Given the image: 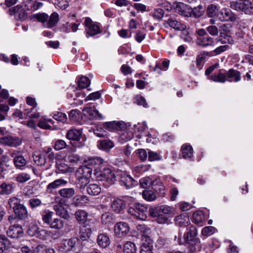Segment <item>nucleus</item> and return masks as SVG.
<instances>
[{"label": "nucleus", "mask_w": 253, "mask_h": 253, "mask_svg": "<svg viewBox=\"0 0 253 253\" xmlns=\"http://www.w3.org/2000/svg\"><path fill=\"white\" fill-rule=\"evenodd\" d=\"M30 179V176L26 173H20L17 176V181L21 183L25 182L29 180Z\"/></svg>", "instance_id": "62"}, {"label": "nucleus", "mask_w": 253, "mask_h": 253, "mask_svg": "<svg viewBox=\"0 0 253 253\" xmlns=\"http://www.w3.org/2000/svg\"><path fill=\"white\" fill-rule=\"evenodd\" d=\"M120 181L126 188H130L136 184V182L129 175L124 172L120 174Z\"/></svg>", "instance_id": "11"}, {"label": "nucleus", "mask_w": 253, "mask_h": 253, "mask_svg": "<svg viewBox=\"0 0 253 253\" xmlns=\"http://www.w3.org/2000/svg\"><path fill=\"white\" fill-rule=\"evenodd\" d=\"M76 218L80 224H85L87 221L88 213L84 210H78L75 213Z\"/></svg>", "instance_id": "20"}, {"label": "nucleus", "mask_w": 253, "mask_h": 253, "mask_svg": "<svg viewBox=\"0 0 253 253\" xmlns=\"http://www.w3.org/2000/svg\"><path fill=\"white\" fill-rule=\"evenodd\" d=\"M168 24L171 28L176 30H181L183 28H185V25L181 24L177 20L170 18L167 21Z\"/></svg>", "instance_id": "32"}, {"label": "nucleus", "mask_w": 253, "mask_h": 253, "mask_svg": "<svg viewBox=\"0 0 253 253\" xmlns=\"http://www.w3.org/2000/svg\"><path fill=\"white\" fill-rule=\"evenodd\" d=\"M218 9L215 5L211 4L208 6L207 8V13L209 17H212L217 15Z\"/></svg>", "instance_id": "55"}, {"label": "nucleus", "mask_w": 253, "mask_h": 253, "mask_svg": "<svg viewBox=\"0 0 253 253\" xmlns=\"http://www.w3.org/2000/svg\"><path fill=\"white\" fill-rule=\"evenodd\" d=\"M97 243L100 247L105 248L110 245V241L106 234L101 233L98 235Z\"/></svg>", "instance_id": "21"}, {"label": "nucleus", "mask_w": 253, "mask_h": 253, "mask_svg": "<svg viewBox=\"0 0 253 253\" xmlns=\"http://www.w3.org/2000/svg\"><path fill=\"white\" fill-rule=\"evenodd\" d=\"M33 17L35 18L39 22L42 23L44 27L48 19V15L45 13L36 14L33 15Z\"/></svg>", "instance_id": "50"}, {"label": "nucleus", "mask_w": 253, "mask_h": 253, "mask_svg": "<svg viewBox=\"0 0 253 253\" xmlns=\"http://www.w3.org/2000/svg\"><path fill=\"white\" fill-rule=\"evenodd\" d=\"M38 227L36 225H31L28 230V234L30 236H37L43 239L45 238L47 231L45 230L38 231Z\"/></svg>", "instance_id": "16"}, {"label": "nucleus", "mask_w": 253, "mask_h": 253, "mask_svg": "<svg viewBox=\"0 0 253 253\" xmlns=\"http://www.w3.org/2000/svg\"><path fill=\"white\" fill-rule=\"evenodd\" d=\"M14 190V188L11 184L2 183L0 185V194H10Z\"/></svg>", "instance_id": "42"}, {"label": "nucleus", "mask_w": 253, "mask_h": 253, "mask_svg": "<svg viewBox=\"0 0 253 253\" xmlns=\"http://www.w3.org/2000/svg\"><path fill=\"white\" fill-rule=\"evenodd\" d=\"M128 212L137 218L144 220L147 217V208L139 203H135L130 206L128 209Z\"/></svg>", "instance_id": "2"}, {"label": "nucleus", "mask_w": 253, "mask_h": 253, "mask_svg": "<svg viewBox=\"0 0 253 253\" xmlns=\"http://www.w3.org/2000/svg\"><path fill=\"white\" fill-rule=\"evenodd\" d=\"M134 102L138 105H142L145 108H146L148 106L145 98L141 96H136L134 98Z\"/></svg>", "instance_id": "61"}, {"label": "nucleus", "mask_w": 253, "mask_h": 253, "mask_svg": "<svg viewBox=\"0 0 253 253\" xmlns=\"http://www.w3.org/2000/svg\"><path fill=\"white\" fill-rule=\"evenodd\" d=\"M121 133L120 134V140L127 141L131 140L133 136V133L129 129L126 127L122 130H120Z\"/></svg>", "instance_id": "24"}, {"label": "nucleus", "mask_w": 253, "mask_h": 253, "mask_svg": "<svg viewBox=\"0 0 253 253\" xmlns=\"http://www.w3.org/2000/svg\"><path fill=\"white\" fill-rule=\"evenodd\" d=\"M62 245L59 250L63 252L72 251L75 253H79L82 249L81 242L77 238L64 240L62 241Z\"/></svg>", "instance_id": "1"}, {"label": "nucleus", "mask_w": 253, "mask_h": 253, "mask_svg": "<svg viewBox=\"0 0 253 253\" xmlns=\"http://www.w3.org/2000/svg\"><path fill=\"white\" fill-rule=\"evenodd\" d=\"M27 163V160L23 156H17V169H24Z\"/></svg>", "instance_id": "52"}, {"label": "nucleus", "mask_w": 253, "mask_h": 253, "mask_svg": "<svg viewBox=\"0 0 253 253\" xmlns=\"http://www.w3.org/2000/svg\"><path fill=\"white\" fill-rule=\"evenodd\" d=\"M58 20V14L56 12H54L50 15L49 18H48L46 24L44 25V27L48 28H50L53 27L57 23Z\"/></svg>", "instance_id": "28"}, {"label": "nucleus", "mask_w": 253, "mask_h": 253, "mask_svg": "<svg viewBox=\"0 0 253 253\" xmlns=\"http://www.w3.org/2000/svg\"><path fill=\"white\" fill-rule=\"evenodd\" d=\"M206 217L204 213L202 211H197L193 214V221L197 224L203 222L205 220Z\"/></svg>", "instance_id": "41"}, {"label": "nucleus", "mask_w": 253, "mask_h": 253, "mask_svg": "<svg viewBox=\"0 0 253 253\" xmlns=\"http://www.w3.org/2000/svg\"><path fill=\"white\" fill-rule=\"evenodd\" d=\"M140 186L143 188L149 187L152 183V179L149 177L141 178L139 181Z\"/></svg>", "instance_id": "53"}, {"label": "nucleus", "mask_w": 253, "mask_h": 253, "mask_svg": "<svg viewBox=\"0 0 253 253\" xmlns=\"http://www.w3.org/2000/svg\"><path fill=\"white\" fill-rule=\"evenodd\" d=\"M113 220V215L110 212H105L101 216V222L103 224L111 223Z\"/></svg>", "instance_id": "49"}, {"label": "nucleus", "mask_w": 253, "mask_h": 253, "mask_svg": "<svg viewBox=\"0 0 253 253\" xmlns=\"http://www.w3.org/2000/svg\"><path fill=\"white\" fill-rule=\"evenodd\" d=\"M87 193L92 196H96L101 192V187L97 184H90L87 188Z\"/></svg>", "instance_id": "30"}, {"label": "nucleus", "mask_w": 253, "mask_h": 253, "mask_svg": "<svg viewBox=\"0 0 253 253\" xmlns=\"http://www.w3.org/2000/svg\"><path fill=\"white\" fill-rule=\"evenodd\" d=\"M181 151L183 158L185 159H191L193 157V149L190 144H183L181 147Z\"/></svg>", "instance_id": "19"}, {"label": "nucleus", "mask_w": 253, "mask_h": 253, "mask_svg": "<svg viewBox=\"0 0 253 253\" xmlns=\"http://www.w3.org/2000/svg\"><path fill=\"white\" fill-rule=\"evenodd\" d=\"M128 224L125 222H119L114 226V233L118 238H122L125 236L129 231Z\"/></svg>", "instance_id": "7"}, {"label": "nucleus", "mask_w": 253, "mask_h": 253, "mask_svg": "<svg viewBox=\"0 0 253 253\" xmlns=\"http://www.w3.org/2000/svg\"><path fill=\"white\" fill-rule=\"evenodd\" d=\"M82 133V132L81 130L73 128L67 131L66 138L69 140L79 141Z\"/></svg>", "instance_id": "22"}, {"label": "nucleus", "mask_w": 253, "mask_h": 253, "mask_svg": "<svg viewBox=\"0 0 253 253\" xmlns=\"http://www.w3.org/2000/svg\"><path fill=\"white\" fill-rule=\"evenodd\" d=\"M101 175L108 182L113 183L115 180V176L114 173L109 168L104 169L103 171L102 172Z\"/></svg>", "instance_id": "31"}, {"label": "nucleus", "mask_w": 253, "mask_h": 253, "mask_svg": "<svg viewBox=\"0 0 253 253\" xmlns=\"http://www.w3.org/2000/svg\"><path fill=\"white\" fill-rule=\"evenodd\" d=\"M67 183V181L62 178L56 179L48 184L46 187V191L48 193H52L54 190L61 186L65 185Z\"/></svg>", "instance_id": "13"}, {"label": "nucleus", "mask_w": 253, "mask_h": 253, "mask_svg": "<svg viewBox=\"0 0 253 253\" xmlns=\"http://www.w3.org/2000/svg\"><path fill=\"white\" fill-rule=\"evenodd\" d=\"M141 247L153 248V241L150 237L149 235L142 236L141 237Z\"/></svg>", "instance_id": "43"}, {"label": "nucleus", "mask_w": 253, "mask_h": 253, "mask_svg": "<svg viewBox=\"0 0 253 253\" xmlns=\"http://www.w3.org/2000/svg\"><path fill=\"white\" fill-rule=\"evenodd\" d=\"M17 13L18 14V18L21 20H25L27 18V14L25 10L17 5Z\"/></svg>", "instance_id": "63"}, {"label": "nucleus", "mask_w": 253, "mask_h": 253, "mask_svg": "<svg viewBox=\"0 0 253 253\" xmlns=\"http://www.w3.org/2000/svg\"><path fill=\"white\" fill-rule=\"evenodd\" d=\"M55 4L61 9H65L69 6L67 0H55Z\"/></svg>", "instance_id": "60"}, {"label": "nucleus", "mask_w": 253, "mask_h": 253, "mask_svg": "<svg viewBox=\"0 0 253 253\" xmlns=\"http://www.w3.org/2000/svg\"><path fill=\"white\" fill-rule=\"evenodd\" d=\"M98 148L104 150H110L114 146L112 141L108 139H104L98 142Z\"/></svg>", "instance_id": "29"}, {"label": "nucleus", "mask_w": 253, "mask_h": 253, "mask_svg": "<svg viewBox=\"0 0 253 253\" xmlns=\"http://www.w3.org/2000/svg\"><path fill=\"white\" fill-rule=\"evenodd\" d=\"M33 157L34 162L38 166L44 165L46 163V159L44 155L34 154Z\"/></svg>", "instance_id": "44"}, {"label": "nucleus", "mask_w": 253, "mask_h": 253, "mask_svg": "<svg viewBox=\"0 0 253 253\" xmlns=\"http://www.w3.org/2000/svg\"><path fill=\"white\" fill-rule=\"evenodd\" d=\"M92 231L90 228L83 227L79 232L80 237L83 240H86L91 235Z\"/></svg>", "instance_id": "37"}, {"label": "nucleus", "mask_w": 253, "mask_h": 253, "mask_svg": "<svg viewBox=\"0 0 253 253\" xmlns=\"http://www.w3.org/2000/svg\"><path fill=\"white\" fill-rule=\"evenodd\" d=\"M53 117L55 120L63 123L66 122L67 120L66 115L60 112L54 113Z\"/></svg>", "instance_id": "51"}, {"label": "nucleus", "mask_w": 253, "mask_h": 253, "mask_svg": "<svg viewBox=\"0 0 253 253\" xmlns=\"http://www.w3.org/2000/svg\"><path fill=\"white\" fill-rule=\"evenodd\" d=\"M175 221L179 226H185L189 222V219L188 216L186 214H184L176 216Z\"/></svg>", "instance_id": "40"}, {"label": "nucleus", "mask_w": 253, "mask_h": 253, "mask_svg": "<svg viewBox=\"0 0 253 253\" xmlns=\"http://www.w3.org/2000/svg\"><path fill=\"white\" fill-rule=\"evenodd\" d=\"M28 217V212L26 207L22 204H17V218L25 219Z\"/></svg>", "instance_id": "27"}, {"label": "nucleus", "mask_w": 253, "mask_h": 253, "mask_svg": "<svg viewBox=\"0 0 253 253\" xmlns=\"http://www.w3.org/2000/svg\"><path fill=\"white\" fill-rule=\"evenodd\" d=\"M64 221L61 218H55L50 224V227L56 229H60L64 226Z\"/></svg>", "instance_id": "46"}, {"label": "nucleus", "mask_w": 253, "mask_h": 253, "mask_svg": "<svg viewBox=\"0 0 253 253\" xmlns=\"http://www.w3.org/2000/svg\"><path fill=\"white\" fill-rule=\"evenodd\" d=\"M89 200L85 195H77L73 199V204L76 207H82L88 204Z\"/></svg>", "instance_id": "18"}, {"label": "nucleus", "mask_w": 253, "mask_h": 253, "mask_svg": "<svg viewBox=\"0 0 253 253\" xmlns=\"http://www.w3.org/2000/svg\"><path fill=\"white\" fill-rule=\"evenodd\" d=\"M135 153L138 155L140 160L142 161H144L147 158V152L146 151L143 149H139L135 151Z\"/></svg>", "instance_id": "58"}, {"label": "nucleus", "mask_w": 253, "mask_h": 253, "mask_svg": "<svg viewBox=\"0 0 253 253\" xmlns=\"http://www.w3.org/2000/svg\"><path fill=\"white\" fill-rule=\"evenodd\" d=\"M160 211L164 214L170 215L173 213L174 209L168 205H162L160 207Z\"/></svg>", "instance_id": "57"}, {"label": "nucleus", "mask_w": 253, "mask_h": 253, "mask_svg": "<svg viewBox=\"0 0 253 253\" xmlns=\"http://www.w3.org/2000/svg\"><path fill=\"white\" fill-rule=\"evenodd\" d=\"M238 0L239 1H233L231 3V7L232 9L248 14L253 13V3L250 0Z\"/></svg>", "instance_id": "3"}, {"label": "nucleus", "mask_w": 253, "mask_h": 253, "mask_svg": "<svg viewBox=\"0 0 253 253\" xmlns=\"http://www.w3.org/2000/svg\"><path fill=\"white\" fill-rule=\"evenodd\" d=\"M137 231L141 234V237L147 236L150 233V229L144 224L138 225L136 227Z\"/></svg>", "instance_id": "48"}, {"label": "nucleus", "mask_w": 253, "mask_h": 253, "mask_svg": "<svg viewBox=\"0 0 253 253\" xmlns=\"http://www.w3.org/2000/svg\"><path fill=\"white\" fill-rule=\"evenodd\" d=\"M197 234V229L193 226H190L187 232L186 236H184V239L183 241H182L180 239L179 241V244H183L185 243H190V242L194 240L195 237Z\"/></svg>", "instance_id": "14"}, {"label": "nucleus", "mask_w": 253, "mask_h": 253, "mask_svg": "<svg viewBox=\"0 0 253 253\" xmlns=\"http://www.w3.org/2000/svg\"><path fill=\"white\" fill-rule=\"evenodd\" d=\"M143 198L148 201H153L157 198L155 193L151 190H145L142 192Z\"/></svg>", "instance_id": "39"}, {"label": "nucleus", "mask_w": 253, "mask_h": 253, "mask_svg": "<svg viewBox=\"0 0 253 253\" xmlns=\"http://www.w3.org/2000/svg\"><path fill=\"white\" fill-rule=\"evenodd\" d=\"M204 11L203 7L201 5H199L193 9L192 15L195 17H199L203 15Z\"/></svg>", "instance_id": "56"}, {"label": "nucleus", "mask_w": 253, "mask_h": 253, "mask_svg": "<svg viewBox=\"0 0 253 253\" xmlns=\"http://www.w3.org/2000/svg\"><path fill=\"white\" fill-rule=\"evenodd\" d=\"M84 25L85 27L87 37L93 36L100 32L99 26L93 23L89 18H85Z\"/></svg>", "instance_id": "6"}, {"label": "nucleus", "mask_w": 253, "mask_h": 253, "mask_svg": "<svg viewBox=\"0 0 253 253\" xmlns=\"http://www.w3.org/2000/svg\"><path fill=\"white\" fill-rule=\"evenodd\" d=\"M53 209L58 215L64 218H66L68 217V215L67 212L61 204H57L54 205Z\"/></svg>", "instance_id": "38"}, {"label": "nucleus", "mask_w": 253, "mask_h": 253, "mask_svg": "<svg viewBox=\"0 0 253 253\" xmlns=\"http://www.w3.org/2000/svg\"><path fill=\"white\" fill-rule=\"evenodd\" d=\"M216 229L212 226H207L203 228L202 234L205 236H210L215 233Z\"/></svg>", "instance_id": "54"}, {"label": "nucleus", "mask_w": 253, "mask_h": 253, "mask_svg": "<svg viewBox=\"0 0 253 253\" xmlns=\"http://www.w3.org/2000/svg\"><path fill=\"white\" fill-rule=\"evenodd\" d=\"M16 3V0H5V3L7 7H9L7 12L9 16H15L16 14V6L14 5Z\"/></svg>", "instance_id": "36"}, {"label": "nucleus", "mask_w": 253, "mask_h": 253, "mask_svg": "<svg viewBox=\"0 0 253 253\" xmlns=\"http://www.w3.org/2000/svg\"><path fill=\"white\" fill-rule=\"evenodd\" d=\"M103 126L107 130L112 131H120L126 127V124L123 122H111L103 123Z\"/></svg>", "instance_id": "9"}, {"label": "nucleus", "mask_w": 253, "mask_h": 253, "mask_svg": "<svg viewBox=\"0 0 253 253\" xmlns=\"http://www.w3.org/2000/svg\"><path fill=\"white\" fill-rule=\"evenodd\" d=\"M103 163V160L97 157H88L87 159L84 161V164L85 166L84 167H86L92 171L91 169L92 168H95L97 166H100Z\"/></svg>", "instance_id": "12"}, {"label": "nucleus", "mask_w": 253, "mask_h": 253, "mask_svg": "<svg viewBox=\"0 0 253 253\" xmlns=\"http://www.w3.org/2000/svg\"><path fill=\"white\" fill-rule=\"evenodd\" d=\"M78 172L82 173V175L78 177L77 182L78 185L81 188L85 187L89 183L91 170L86 167H83L79 169Z\"/></svg>", "instance_id": "5"}, {"label": "nucleus", "mask_w": 253, "mask_h": 253, "mask_svg": "<svg viewBox=\"0 0 253 253\" xmlns=\"http://www.w3.org/2000/svg\"><path fill=\"white\" fill-rule=\"evenodd\" d=\"M214 42L213 39L209 36L200 37L196 41L197 44L204 47L213 45Z\"/></svg>", "instance_id": "23"}, {"label": "nucleus", "mask_w": 253, "mask_h": 253, "mask_svg": "<svg viewBox=\"0 0 253 253\" xmlns=\"http://www.w3.org/2000/svg\"><path fill=\"white\" fill-rule=\"evenodd\" d=\"M227 73V81L237 82L241 80V73L236 70L231 69Z\"/></svg>", "instance_id": "17"}, {"label": "nucleus", "mask_w": 253, "mask_h": 253, "mask_svg": "<svg viewBox=\"0 0 253 253\" xmlns=\"http://www.w3.org/2000/svg\"><path fill=\"white\" fill-rule=\"evenodd\" d=\"M217 16L221 21H234L236 19V16L229 9H223L217 14Z\"/></svg>", "instance_id": "8"}, {"label": "nucleus", "mask_w": 253, "mask_h": 253, "mask_svg": "<svg viewBox=\"0 0 253 253\" xmlns=\"http://www.w3.org/2000/svg\"><path fill=\"white\" fill-rule=\"evenodd\" d=\"M148 159L150 161L160 160L161 159V156L157 152L149 151L148 152Z\"/></svg>", "instance_id": "59"}, {"label": "nucleus", "mask_w": 253, "mask_h": 253, "mask_svg": "<svg viewBox=\"0 0 253 253\" xmlns=\"http://www.w3.org/2000/svg\"><path fill=\"white\" fill-rule=\"evenodd\" d=\"M15 144V139L10 136H6L0 138V144L8 146H14Z\"/></svg>", "instance_id": "33"}, {"label": "nucleus", "mask_w": 253, "mask_h": 253, "mask_svg": "<svg viewBox=\"0 0 253 253\" xmlns=\"http://www.w3.org/2000/svg\"><path fill=\"white\" fill-rule=\"evenodd\" d=\"M123 251L124 253H136L135 244L131 242H126L124 246Z\"/></svg>", "instance_id": "34"}, {"label": "nucleus", "mask_w": 253, "mask_h": 253, "mask_svg": "<svg viewBox=\"0 0 253 253\" xmlns=\"http://www.w3.org/2000/svg\"><path fill=\"white\" fill-rule=\"evenodd\" d=\"M78 84L79 87L81 88H84L90 84V82L86 77L82 76L80 77L78 81Z\"/></svg>", "instance_id": "47"}, {"label": "nucleus", "mask_w": 253, "mask_h": 253, "mask_svg": "<svg viewBox=\"0 0 253 253\" xmlns=\"http://www.w3.org/2000/svg\"><path fill=\"white\" fill-rule=\"evenodd\" d=\"M227 73H223L222 70H219L217 73L212 75L211 77V80L213 82L224 83L227 81Z\"/></svg>", "instance_id": "26"}, {"label": "nucleus", "mask_w": 253, "mask_h": 253, "mask_svg": "<svg viewBox=\"0 0 253 253\" xmlns=\"http://www.w3.org/2000/svg\"><path fill=\"white\" fill-rule=\"evenodd\" d=\"M66 146V143L63 140L59 139L57 140L54 144V148L56 150H60L65 148Z\"/></svg>", "instance_id": "64"}, {"label": "nucleus", "mask_w": 253, "mask_h": 253, "mask_svg": "<svg viewBox=\"0 0 253 253\" xmlns=\"http://www.w3.org/2000/svg\"><path fill=\"white\" fill-rule=\"evenodd\" d=\"M40 114L35 110V108L26 109L24 112H17V117L20 119H24L27 117L31 119H38Z\"/></svg>", "instance_id": "10"}, {"label": "nucleus", "mask_w": 253, "mask_h": 253, "mask_svg": "<svg viewBox=\"0 0 253 253\" xmlns=\"http://www.w3.org/2000/svg\"><path fill=\"white\" fill-rule=\"evenodd\" d=\"M59 194L63 198H69L75 194L74 188H63L58 191Z\"/></svg>", "instance_id": "35"}, {"label": "nucleus", "mask_w": 253, "mask_h": 253, "mask_svg": "<svg viewBox=\"0 0 253 253\" xmlns=\"http://www.w3.org/2000/svg\"><path fill=\"white\" fill-rule=\"evenodd\" d=\"M52 122L51 119L42 118L40 120L38 126L43 129H50L51 128V126L49 124H52Z\"/></svg>", "instance_id": "45"}, {"label": "nucleus", "mask_w": 253, "mask_h": 253, "mask_svg": "<svg viewBox=\"0 0 253 253\" xmlns=\"http://www.w3.org/2000/svg\"><path fill=\"white\" fill-rule=\"evenodd\" d=\"M103 202H107L110 201V207L112 211L116 213H120L126 207V204L123 200L116 197H112L110 195L104 196Z\"/></svg>", "instance_id": "4"}, {"label": "nucleus", "mask_w": 253, "mask_h": 253, "mask_svg": "<svg viewBox=\"0 0 253 253\" xmlns=\"http://www.w3.org/2000/svg\"><path fill=\"white\" fill-rule=\"evenodd\" d=\"M83 112L84 114L89 117L90 119L99 118V119H102V115L99 113V112L90 107H86L84 108L83 109Z\"/></svg>", "instance_id": "15"}, {"label": "nucleus", "mask_w": 253, "mask_h": 253, "mask_svg": "<svg viewBox=\"0 0 253 253\" xmlns=\"http://www.w3.org/2000/svg\"><path fill=\"white\" fill-rule=\"evenodd\" d=\"M181 33L180 37L185 42H192L193 40V33L191 30L189 28H183L181 30Z\"/></svg>", "instance_id": "25"}]
</instances>
